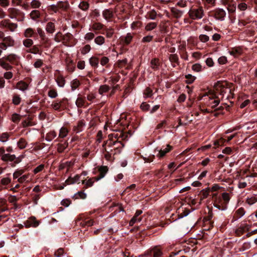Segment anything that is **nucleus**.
I'll list each match as a JSON object with an SVG mask.
<instances>
[{
	"instance_id": "603ef678",
	"label": "nucleus",
	"mask_w": 257,
	"mask_h": 257,
	"mask_svg": "<svg viewBox=\"0 0 257 257\" xmlns=\"http://www.w3.org/2000/svg\"><path fill=\"white\" fill-rule=\"evenodd\" d=\"M110 89V87L106 85H102L99 87V90H98V93L100 95H103V94L107 92Z\"/></svg>"
},
{
	"instance_id": "09e8293b",
	"label": "nucleus",
	"mask_w": 257,
	"mask_h": 257,
	"mask_svg": "<svg viewBox=\"0 0 257 257\" xmlns=\"http://www.w3.org/2000/svg\"><path fill=\"white\" fill-rule=\"evenodd\" d=\"M210 192V188H209V187H207L204 189H203L201 191V193H200V200H203V199L207 198V197L209 195Z\"/></svg>"
},
{
	"instance_id": "0e129e2a",
	"label": "nucleus",
	"mask_w": 257,
	"mask_h": 257,
	"mask_svg": "<svg viewBox=\"0 0 257 257\" xmlns=\"http://www.w3.org/2000/svg\"><path fill=\"white\" fill-rule=\"evenodd\" d=\"M91 50V46L89 44L85 45L84 46L82 47L80 49L81 53L82 55H85L87 54Z\"/></svg>"
},
{
	"instance_id": "a18cd8bd",
	"label": "nucleus",
	"mask_w": 257,
	"mask_h": 257,
	"mask_svg": "<svg viewBox=\"0 0 257 257\" xmlns=\"http://www.w3.org/2000/svg\"><path fill=\"white\" fill-rule=\"evenodd\" d=\"M80 85V82L79 80H78L77 79H73L70 82L71 90L72 91L75 90L76 89H77L79 87Z\"/></svg>"
},
{
	"instance_id": "864d4df0",
	"label": "nucleus",
	"mask_w": 257,
	"mask_h": 257,
	"mask_svg": "<svg viewBox=\"0 0 257 257\" xmlns=\"http://www.w3.org/2000/svg\"><path fill=\"white\" fill-rule=\"evenodd\" d=\"M222 2L224 4L227 5L229 7H232V8L230 9V11L232 12L234 11V9L236 7L235 2L233 0H222ZM230 11V10H229Z\"/></svg>"
},
{
	"instance_id": "f3484780",
	"label": "nucleus",
	"mask_w": 257,
	"mask_h": 257,
	"mask_svg": "<svg viewBox=\"0 0 257 257\" xmlns=\"http://www.w3.org/2000/svg\"><path fill=\"white\" fill-rule=\"evenodd\" d=\"M75 104L78 107H85L87 106L89 104L86 102L85 97L84 96L78 95L76 99Z\"/></svg>"
},
{
	"instance_id": "6e6d98bb",
	"label": "nucleus",
	"mask_w": 257,
	"mask_h": 257,
	"mask_svg": "<svg viewBox=\"0 0 257 257\" xmlns=\"http://www.w3.org/2000/svg\"><path fill=\"white\" fill-rule=\"evenodd\" d=\"M6 203L7 201L6 199L2 198L0 199V213L7 210V208L6 206Z\"/></svg>"
},
{
	"instance_id": "bf43d9fd",
	"label": "nucleus",
	"mask_w": 257,
	"mask_h": 257,
	"mask_svg": "<svg viewBox=\"0 0 257 257\" xmlns=\"http://www.w3.org/2000/svg\"><path fill=\"white\" fill-rule=\"evenodd\" d=\"M30 16L32 19L36 20L40 17V13L39 11L33 10L31 12Z\"/></svg>"
},
{
	"instance_id": "ddd939ff",
	"label": "nucleus",
	"mask_w": 257,
	"mask_h": 257,
	"mask_svg": "<svg viewBox=\"0 0 257 257\" xmlns=\"http://www.w3.org/2000/svg\"><path fill=\"white\" fill-rule=\"evenodd\" d=\"M24 224L26 228L31 227H36L40 224V221L37 220L35 217L32 216L25 221Z\"/></svg>"
},
{
	"instance_id": "7c9ffc66",
	"label": "nucleus",
	"mask_w": 257,
	"mask_h": 257,
	"mask_svg": "<svg viewBox=\"0 0 257 257\" xmlns=\"http://www.w3.org/2000/svg\"><path fill=\"white\" fill-rule=\"evenodd\" d=\"M104 25L100 22H94L91 25L92 30L94 32L99 31L103 29Z\"/></svg>"
},
{
	"instance_id": "4468645a",
	"label": "nucleus",
	"mask_w": 257,
	"mask_h": 257,
	"mask_svg": "<svg viewBox=\"0 0 257 257\" xmlns=\"http://www.w3.org/2000/svg\"><path fill=\"white\" fill-rule=\"evenodd\" d=\"M245 212L246 211L243 207H239L235 211L231 221L234 222L237 220L242 217L245 214Z\"/></svg>"
},
{
	"instance_id": "9d476101",
	"label": "nucleus",
	"mask_w": 257,
	"mask_h": 257,
	"mask_svg": "<svg viewBox=\"0 0 257 257\" xmlns=\"http://www.w3.org/2000/svg\"><path fill=\"white\" fill-rule=\"evenodd\" d=\"M11 64L18 65L20 63V57L15 54H10L4 56Z\"/></svg>"
},
{
	"instance_id": "680f3d73",
	"label": "nucleus",
	"mask_w": 257,
	"mask_h": 257,
	"mask_svg": "<svg viewBox=\"0 0 257 257\" xmlns=\"http://www.w3.org/2000/svg\"><path fill=\"white\" fill-rule=\"evenodd\" d=\"M185 78H186V83L187 84H191L196 79V77L191 75V74H188L187 75H186L185 76Z\"/></svg>"
},
{
	"instance_id": "b1692460",
	"label": "nucleus",
	"mask_w": 257,
	"mask_h": 257,
	"mask_svg": "<svg viewBox=\"0 0 257 257\" xmlns=\"http://www.w3.org/2000/svg\"><path fill=\"white\" fill-rule=\"evenodd\" d=\"M142 213V210H137L134 216L131 219L130 221L129 224L130 226H133L135 223L140 222L142 220L141 217L139 216Z\"/></svg>"
},
{
	"instance_id": "13d9d810",
	"label": "nucleus",
	"mask_w": 257,
	"mask_h": 257,
	"mask_svg": "<svg viewBox=\"0 0 257 257\" xmlns=\"http://www.w3.org/2000/svg\"><path fill=\"white\" fill-rule=\"evenodd\" d=\"M68 143L64 142V143H60L58 145L57 151L59 153H62L67 148Z\"/></svg>"
},
{
	"instance_id": "3c124183",
	"label": "nucleus",
	"mask_w": 257,
	"mask_h": 257,
	"mask_svg": "<svg viewBox=\"0 0 257 257\" xmlns=\"http://www.w3.org/2000/svg\"><path fill=\"white\" fill-rule=\"evenodd\" d=\"M157 23L156 22H150L148 23L145 28L146 31H151L156 29L157 27Z\"/></svg>"
},
{
	"instance_id": "69168bd1",
	"label": "nucleus",
	"mask_w": 257,
	"mask_h": 257,
	"mask_svg": "<svg viewBox=\"0 0 257 257\" xmlns=\"http://www.w3.org/2000/svg\"><path fill=\"white\" fill-rule=\"evenodd\" d=\"M86 194L83 191H79L74 195L75 199H85L86 197Z\"/></svg>"
},
{
	"instance_id": "bb28decb",
	"label": "nucleus",
	"mask_w": 257,
	"mask_h": 257,
	"mask_svg": "<svg viewBox=\"0 0 257 257\" xmlns=\"http://www.w3.org/2000/svg\"><path fill=\"white\" fill-rule=\"evenodd\" d=\"M55 81L58 86L62 88L64 87L66 83L65 79L62 74H59L56 77Z\"/></svg>"
},
{
	"instance_id": "7ed1b4c3",
	"label": "nucleus",
	"mask_w": 257,
	"mask_h": 257,
	"mask_svg": "<svg viewBox=\"0 0 257 257\" xmlns=\"http://www.w3.org/2000/svg\"><path fill=\"white\" fill-rule=\"evenodd\" d=\"M202 99L205 101L207 106L211 108L216 107L220 101V97L213 92H209L202 96Z\"/></svg>"
},
{
	"instance_id": "cd10ccee",
	"label": "nucleus",
	"mask_w": 257,
	"mask_h": 257,
	"mask_svg": "<svg viewBox=\"0 0 257 257\" xmlns=\"http://www.w3.org/2000/svg\"><path fill=\"white\" fill-rule=\"evenodd\" d=\"M16 87L20 90L24 92L29 89V84L24 81H19L16 85Z\"/></svg>"
},
{
	"instance_id": "a878e982",
	"label": "nucleus",
	"mask_w": 257,
	"mask_h": 257,
	"mask_svg": "<svg viewBox=\"0 0 257 257\" xmlns=\"http://www.w3.org/2000/svg\"><path fill=\"white\" fill-rule=\"evenodd\" d=\"M133 38V36L131 33H127L125 37H121L120 38V41L123 45H127L131 43Z\"/></svg>"
},
{
	"instance_id": "c9c22d12",
	"label": "nucleus",
	"mask_w": 257,
	"mask_h": 257,
	"mask_svg": "<svg viewBox=\"0 0 257 257\" xmlns=\"http://www.w3.org/2000/svg\"><path fill=\"white\" fill-rule=\"evenodd\" d=\"M35 124V123L32 121V118L31 117H28L22 122V125L23 127L33 126Z\"/></svg>"
},
{
	"instance_id": "052dcab7",
	"label": "nucleus",
	"mask_w": 257,
	"mask_h": 257,
	"mask_svg": "<svg viewBox=\"0 0 257 257\" xmlns=\"http://www.w3.org/2000/svg\"><path fill=\"white\" fill-rule=\"evenodd\" d=\"M84 40L87 42H90L95 38V34L93 32H88L84 36Z\"/></svg>"
},
{
	"instance_id": "1a4fd4ad",
	"label": "nucleus",
	"mask_w": 257,
	"mask_h": 257,
	"mask_svg": "<svg viewBox=\"0 0 257 257\" xmlns=\"http://www.w3.org/2000/svg\"><path fill=\"white\" fill-rule=\"evenodd\" d=\"M86 125L85 121L84 119L78 120L72 128V132L74 133L78 134L82 132Z\"/></svg>"
},
{
	"instance_id": "5fc2aeb1",
	"label": "nucleus",
	"mask_w": 257,
	"mask_h": 257,
	"mask_svg": "<svg viewBox=\"0 0 257 257\" xmlns=\"http://www.w3.org/2000/svg\"><path fill=\"white\" fill-rule=\"evenodd\" d=\"M254 22V21L250 20V18H247L244 20H239L238 23V25L240 27L245 26L249 23H253Z\"/></svg>"
},
{
	"instance_id": "2eb2a0df",
	"label": "nucleus",
	"mask_w": 257,
	"mask_h": 257,
	"mask_svg": "<svg viewBox=\"0 0 257 257\" xmlns=\"http://www.w3.org/2000/svg\"><path fill=\"white\" fill-rule=\"evenodd\" d=\"M96 181V178L95 177H87L85 179L82 181V184L84 185V188L87 189L92 187Z\"/></svg>"
},
{
	"instance_id": "72a5a7b5",
	"label": "nucleus",
	"mask_w": 257,
	"mask_h": 257,
	"mask_svg": "<svg viewBox=\"0 0 257 257\" xmlns=\"http://www.w3.org/2000/svg\"><path fill=\"white\" fill-rule=\"evenodd\" d=\"M46 31L47 33L50 34L53 33L55 31V25L53 22H48L46 26Z\"/></svg>"
},
{
	"instance_id": "774afa93",
	"label": "nucleus",
	"mask_w": 257,
	"mask_h": 257,
	"mask_svg": "<svg viewBox=\"0 0 257 257\" xmlns=\"http://www.w3.org/2000/svg\"><path fill=\"white\" fill-rule=\"evenodd\" d=\"M119 80V76L115 75L111 76L109 80V83L111 85L113 86Z\"/></svg>"
},
{
	"instance_id": "f704fd0d",
	"label": "nucleus",
	"mask_w": 257,
	"mask_h": 257,
	"mask_svg": "<svg viewBox=\"0 0 257 257\" xmlns=\"http://www.w3.org/2000/svg\"><path fill=\"white\" fill-rule=\"evenodd\" d=\"M69 130L66 127L63 126L59 130L58 138L63 139L67 136Z\"/></svg>"
},
{
	"instance_id": "6ab92c4d",
	"label": "nucleus",
	"mask_w": 257,
	"mask_h": 257,
	"mask_svg": "<svg viewBox=\"0 0 257 257\" xmlns=\"http://www.w3.org/2000/svg\"><path fill=\"white\" fill-rule=\"evenodd\" d=\"M65 100V99L63 98L62 99H57L54 101L51 105V108L55 110L60 111Z\"/></svg>"
},
{
	"instance_id": "f03ea898",
	"label": "nucleus",
	"mask_w": 257,
	"mask_h": 257,
	"mask_svg": "<svg viewBox=\"0 0 257 257\" xmlns=\"http://www.w3.org/2000/svg\"><path fill=\"white\" fill-rule=\"evenodd\" d=\"M212 198L214 206L219 210L223 211L227 209L230 197L228 193L223 192L221 196H217L216 193L213 194Z\"/></svg>"
},
{
	"instance_id": "4d7b16f0",
	"label": "nucleus",
	"mask_w": 257,
	"mask_h": 257,
	"mask_svg": "<svg viewBox=\"0 0 257 257\" xmlns=\"http://www.w3.org/2000/svg\"><path fill=\"white\" fill-rule=\"evenodd\" d=\"M78 7H79V9H80L82 11H86L89 8V4L87 2L82 1L80 3Z\"/></svg>"
},
{
	"instance_id": "f8f14e48",
	"label": "nucleus",
	"mask_w": 257,
	"mask_h": 257,
	"mask_svg": "<svg viewBox=\"0 0 257 257\" xmlns=\"http://www.w3.org/2000/svg\"><path fill=\"white\" fill-rule=\"evenodd\" d=\"M97 170L99 175L95 177L96 178V181H98L105 177L108 171V168L106 166H100L97 167Z\"/></svg>"
},
{
	"instance_id": "0eeeda50",
	"label": "nucleus",
	"mask_w": 257,
	"mask_h": 257,
	"mask_svg": "<svg viewBox=\"0 0 257 257\" xmlns=\"http://www.w3.org/2000/svg\"><path fill=\"white\" fill-rule=\"evenodd\" d=\"M15 40L10 36L6 37L3 39V42L0 43V47L4 51L6 50L9 47H13L15 45Z\"/></svg>"
},
{
	"instance_id": "338daca9",
	"label": "nucleus",
	"mask_w": 257,
	"mask_h": 257,
	"mask_svg": "<svg viewBox=\"0 0 257 257\" xmlns=\"http://www.w3.org/2000/svg\"><path fill=\"white\" fill-rule=\"evenodd\" d=\"M48 95L51 98H55L58 96V93L56 89H51L48 91Z\"/></svg>"
},
{
	"instance_id": "4be33fe9",
	"label": "nucleus",
	"mask_w": 257,
	"mask_h": 257,
	"mask_svg": "<svg viewBox=\"0 0 257 257\" xmlns=\"http://www.w3.org/2000/svg\"><path fill=\"white\" fill-rule=\"evenodd\" d=\"M24 36L27 38L37 37V33L32 28L26 29L24 32Z\"/></svg>"
},
{
	"instance_id": "2f4dec72",
	"label": "nucleus",
	"mask_w": 257,
	"mask_h": 257,
	"mask_svg": "<svg viewBox=\"0 0 257 257\" xmlns=\"http://www.w3.org/2000/svg\"><path fill=\"white\" fill-rule=\"evenodd\" d=\"M12 103L15 105H19L22 101V97L20 94L14 93L12 95Z\"/></svg>"
},
{
	"instance_id": "e2e57ef3",
	"label": "nucleus",
	"mask_w": 257,
	"mask_h": 257,
	"mask_svg": "<svg viewBox=\"0 0 257 257\" xmlns=\"http://www.w3.org/2000/svg\"><path fill=\"white\" fill-rule=\"evenodd\" d=\"M21 119V116L17 113H14L12 115L11 120L14 123H18Z\"/></svg>"
},
{
	"instance_id": "a211bd4d",
	"label": "nucleus",
	"mask_w": 257,
	"mask_h": 257,
	"mask_svg": "<svg viewBox=\"0 0 257 257\" xmlns=\"http://www.w3.org/2000/svg\"><path fill=\"white\" fill-rule=\"evenodd\" d=\"M214 17L216 19L220 21H223L226 16V13L222 9H217L214 11Z\"/></svg>"
},
{
	"instance_id": "c756f323",
	"label": "nucleus",
	"mask_w": 257,
	"mask_h": 257,
	"mask_svg": "<svg viewBox=\"0 0 257 257\" xmlns=\"http://www.w3.org/2000/svg\"><path fill=\"white\" fill-rule=\"evenodd\" d=\"M99 60L98 57L96 56H92L89 59V63L91 66L94 69L98 68L99 66Z\"/></svg>"
},
{
	"instance_id": "393cba45",
	"label": "nucleus",
	"mask_w": 257,
	"mask_h": 257,
	"mask_svg": "<svg viewBox=\"0 0 257 257\" xmlns=\"http://www.w3.org/2000/svg\"><path fill=\"white\" fill-rule=\"evenodd\" d=\"M161 66V62L160 60L158 58H155L152 59L150 62V67L151 68L154 70L157 71L160 68V66Z\"/></svg>"
},
{
	"instance_id": "6e6552de",
	"label": "nucleus",
	"mask_w": 257,
	"mask_h": 257,
	"mask_svg": "<svg viewBox=\"0 0 257 257\" xmlns=\"http://www.w3.org/2000/svg\"><path fill=\"white\" fill-rule=\"evenodd\" d=\"M162 251L159 247H155L149 250H147L144 254L139 257H162Z\"/></svg>"
},
{
	"instance_id": "a19ab883",
	"label": "nucleus",
	"mask_w": 257,
	"mask_h": 257,
	"mask_svg": "<svg viewBox=\"0 0 257 257\" xmlns=\"http://www.w3.org/2000/svg\"><path fill=\"white\" fill-rule=\"evenodd\" d=\"M28 143L26 140L23 138H21L17 142V146L20 149H24L27 146Z\"/></svg>"
},
{
	"instance_id": "423d86ee",
	"label": "nucleus",
	"mask_w": 257,
	"mask_h": 257,
	"mask_svg": "<svg viewBox=\"0 0 257 257\" xmlns=\"http://www.w3.org/2000/svg\"><path fill=\"white\" fill-rule=\"evenodd\" d=\"M9 16L11 19H16L18 21H22L24 19V14L20 10L14 8H9L8 10Z\"/></svg>"
},
{
	"instance_id": "8fccbe9b",
	"label": "nucleus",
	"mask_w": 257,
	"mask_h": 257,
	"mask_svg": "<svg viewBox=\"0 0 257 257\" xmlns=\"http://www.w3.org/2000/svg\"><path fill=\"white\" fill-rule=\"evenodd\" d=\"M257 202V195H252L250 197H247L246 199V203L249 205H251Z\"/></svg>"
},
{
	"instance_id": "4c0bfd02",
	"label": "nucleus",
	"mask_w": 257,
	"mask_h": 257,
	"mask_svg": "<svg viewBox=\"0 0 257 257\" xmlns=\"http://www.w3.org/2000/svg\"><path fill=\"white\" fill-rule=\"evenodd\" d=\"M169 60L172 63L173 67H176V64L178 65L179 58L177 54H171L169 56Z\"/></svg>"
},
{
	"instance_id": "37998d69",
	"label": "nucleus",
	"mask_w": 257,
	"mask_h": 257,
	"mask_svg": "<svg viewBox=\"0 0 257 257\" xmlns=\"http://www.w3.org/2000/svg\"><path fill=\"white\" fill-rule=\"evenodd\" d=\"M10 133L8 132L3 133L0 134V142L3 143H6L10 139Z\"/></svg>"
},
{
	"instance_id": "ea45409f",
	"label": "nucleus",
	"mask_w": 257,
	"mask_h": 257,
	"mask_svg": "<svg viewBox=\"0 0 257 257\" xmlns=\"http://www.w3.org/2000/svg\"><path fill=\"white\" fill-rule=\"evenodd\" d=\"M192 70L195 72H201L204 70L205 67H203L200 63H195L192 66Z\"/></svg>"
},
{
	"instance_id": "9b49d317",
	"label": "nucleus",
	"mask_w": 257,
	"mask_h": 257,
	"mask_svg": "<svg viewBox=\"0 0 257 257\" xmlns=\"http://www.w3.org/2000/svg\"><path fill=\"white\" fill-rule=\"evenodd\" d=\"M102 15L107 22H111L114 16V11L111 8L106 9L102 11Z\"/></svg>"
},
{
	"instance_id": "5701e85b",
	"label": "nucleus",
	"mask_w": 257,
	"mask_h": 257,
	"mask_svg": "<svg viewBox=\"0 0 257 257\" xmlns=\"http://www.w3.org/2000/svg\"><path fill=\"white\" fill-rule=\"evenodd\" d=\"M172 147L169 145H167L166 147L164 149L161 148L159 151L157 157L161 158L164 157L166 154L171 151L172 149Z\"/></svg>"
},
{
	"instance_id": "c03bdc74",
	"label": "nucleus",
	"mask_w": 257,
	"mask_h": 257,
	"mask_svg": "<svg viewBox=\"0 0 257 257\" xmlns=\"http://www.w3.org/2000/svg\"><path fill=\"white\" fill-rule=\"evenodd\" d=\"M94 224H95V222L92 219H89V220L85 219L84 220H82L80 222V226H81L82 227H85L86 226L87 227L91 226L93 225Z\"/></svg>"
},
{
	"instance_id": "e433bc0d",
	"label": "nucleus",
	"mask_w": 257,
	"mask_h": 257,
	"mask_svg": "<svg viewBox=\"0 0 257 257\" xmlns=\"http://www.w3.org/2000/svg\"><path fill=\"white\" fill-rule=\"evenodd\" d=\"M171 12L173 16L176 18H180L182 17L183 12L179 10L176 8H172L171 10Z\"/></svg>"
},
{
	"instance_id": "58836bf2",
	"label": "nucleus",
	"mask_w": 257,
	"mask_h": 257,
	"mask_svg": "<svg viewBox=\"0 0 257 257\" xmlns=\"http://www.w3.org/2000/svg\"><path fill=\"white\" fill-rule=\"evenodd\" d=\"M80 177L78 175H75L74 177H69L66 180V183L67 184H73L77 183L80 181Z\"/></svg>"
},
{
	"instance_id": "20e7f679",
	"label": "nucleus",
	"mask_w": 257,
	"mask_h": 257,
	"mask_svg": "<svg viewBox=\"0 0 257 257\" xmlns=\"http://www.w3.org/2000/svg\"><path fill=\"white\" fill-rule=\"evenodd\" d=\"M189 17L193 20H198L204 16V11L202 7H192L188 12Z\"/></svg>"
},
{
	"instance_id": "de8ad7c7",
	"label": "nucleus",
	"mask_w": 257,
	"mask_h": 257,
	"mask_svg": "<svg viewBox=\"0 0 257 257\" xmlns=\"http://www.w3.org/2000/svg\"><path fill=\"white\" fill-rule=\"evenodd\" d=\"M105 38L102 36L99 35L94 38V43L98 45H102L105 43Z\"/></svg>"
},
{
	"instance_id": "c85d7f7f",
	"label": "nucleus",
	"mask_w": 257,
	"mask_h": 257,
	"mask_svg": "<svg viewBox=\"0 0 257 257\" xmlns=\"http://www.w3.org/2000/svg\"><path fill=\"white\" fill-rule=\"evenodd\" d=\"M37 35H39L40 36V38L41 39V41H42L43 43H46L48 41V39L46 37L45 32L41 28H38L37 29Z\"/></svg>"
},
{
	"instance_id": "412c9836",
	"label": "nucleus",
	"mask_w": 257,
	"mask_h": 257,
	"mask_svg": "<svg viewBox=\"0 0 257 257\" xmlns=\"http://www.w3.org/2000/svg\"><path fill=\"white\" fill-rule=\"evenodd\" d=\"M243 51L240 47H234L231 48L228 52L229 54L236 58L240 56L242 54Z\"/></svg>"
},
{
	"instance_id": "49530a36",
	"label": "nucleus",
	"mask_w": 257,
	"mask_h": 257,
	"mask_svg": "<svg viewBox=\"0 0 257 257\" xmlns=\"http://www.w3.org/2000/svg\"><path fill=\"white\" fill-rule=\"evenodd\" d=\"M105 33H102V34H105V36L107 38H111L114 33V30L113 28L111 27H109L105 29Z\"/></svg>"
},
{
	"instance_id": "79ce46f5",
	"label": "nucleus",
	"mask_w": 257,
	"mask_h": 257,
	"mask_svg": "<svg viewBox=\"0 0 257 257\" xmlns=\"http://www.w3.org/2000/svg\"><path fill=\"white\" fill-rule=\"evenodd\" d=\"M57 136V133L54 131H51L46 134L45 140L47 142L52 141Z\"/></svg>"
},
{
	"instance_id": "aec40b11",
	"label": "nucleus",
	"mask_w": 257,
	"mask_h": 257,
	"mask_svg": "<svg viewBox=\"0 0 257 257\" xmlns=\"http://www.w3.org/2000/svg\"><path fill=\"white\" fill-rule=\"evenodd\" d=\"M8 61L5 57L0 58V66L6 70H11L13 69V66L8 62Z\"/></svg>"
},
{
	"instance_id": "f257e3e1",
	"label": "nucleus",
	"mask_w": 257,
	"mask_h": 257,
	"mask_svg": "<svg viewBox=\"0 0 257 257\" xmlns=\"http://www.w3.org/2000/svg\"><path fill=\"white\" fill-rule=\"evenodd\" d=\"M102 147L104 150V158L106 160L110 161L114 155L120 152L123 145L121 141L107 140Z\"/></svg>"
},
{
	"instance_id": "39448f33",
	"label": "nucleus",
	"mask_w": 257,
	"mask_h": 257,
	"mask_svg": "<svg viewBox=\"0 0 257 257\" xmlns=\"http://www.w3.org/2000/svg\"><path fill=\"white\" fill-rule=\"evenodd\" d=\"M230 91L229 88L224 87L220 84H217L215 86V91L213 92L216 94L221 100L224 98L227 99L229 97L228 93H230Z\"/></svg>"
},
{
	"instance_id": "dca6fc26",
	"label": "nucleus",
	"mask_w": 257,
	"mask_h": 257,
	"mask_svg": "<svg viewBox=\"0 0 257 257\" xmlns=\"http://www.w3.org/2000/svg\"><path fill=\"white\" fill-rule=\"evenodd\" d=\"M125 136L122 131H114L113 133L108 135V140H117L119 141V139L123 140L125 138Z\"/></svg>"
},
{
	"instance_id": "473e14b6",
	"label": "nucleus",
	"mask_w": 257,
	"mask_h": 257,
	"mask_svg": "<svg viewBox=\"0 0 257 257\" xmlns=\"http://www.w3.org/2000/svg\"><path fill=\"white\" fill-rule=\"evenodd\" d=\"M16 159V157L15 155H11L9 153H5L3 157L2 158V160L4 162H13Z\"/></svg>"
}]
</instances>
